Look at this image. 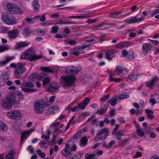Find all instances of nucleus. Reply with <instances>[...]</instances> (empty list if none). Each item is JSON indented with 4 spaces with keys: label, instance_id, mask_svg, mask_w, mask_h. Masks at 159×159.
Listing matches in <instances>:
<instances>
[{
    "label": "nucleus",
    "instance_id": "obj_46",
    "mask_svg": "<svg viewBox=\"0 0 159 159\" xmlns=\"http://www.w3.org/2000/svg\"><path fill=\"white\" fill-rule=\"evenodd\" d=\"M53 23L52 22L47 21L45 22L42 23L40 24V25L43 26H46L49 25H52Z\"/></svg>",
    "mask_w": 159,
    "mask_h": 159
},
{
    "label": "nucleus",
    "instance_id": "obj_7",
    "mask_svg": "<svg viewBox=\"0 0 159 159\" xmlns=\"http://www.w3.org/2000/svg\"><path fill=\"white\" fill-rule=\"evenodd\" d=\"M25 71V69L23 64L20 63H17V68L14 71L15 76L17 79L20 78L22 74Z\"/></svg>",
    "mask_w": 159,
    "mask_h": 159
},
{
    "label": "nucleus",
    "instance_id": "obj_60",
    "mask_svg": "<svg viewBox=\"0 0 159 159\" xmlns=\"http://www.w3.org/2000/svg\"><path fill=\"white\" fill-rule=\"evenodd\" d=\"M27 150L29 151L30 153H33L34 151V149L33 148L32 146L31 145L29 146L27 148Z\"/></svg>",
    "mask_w": 159,
    "mask_h": 159
},
{
    "label": "nucleus",
    "instance_id": "obj_42",
    "mask_svg": "<svg viewBox=\"0 0 159 159\" xmlns=\"http://www.w3.org/2000/svg\"><path fill=\"white\" fill-rule=\"evenodd\" d=\"M107 111V109L101 108L99 110H97L96 113L99 115H102L104 114Z\"/></svg>",
    "mask_w": 159,
    "mask_h": 159
},
{
    "label": "nucleus",
    "instance_id": "obj_24",
    "mask_svg": "<svg viewBox=\"0 0 159 159\" xmlns=\"http://www.w3.org/2000/svg\"><path fill=\"white\" fill-rule=\"evenodd\" d=\"M29 44V43L22 42L17 43L16 47L17 49H19L28 46Z\"/></svg>",
    "mask_w": 159,
    "mask_h": 159
},
{
    "label": "nucleus",
    "instance_id": "obj_30",
    "mask_svg": "<svg viewBox=\"0 0 159 159\" xmlns=\"http://www.w3.org/2000/svg\"><path fill=\"white\" fill-rule=\"evenodd\" d=\"M129 96L128 94L127 93H124L120 94L119 96L117 97L118 99L120 101L123 99H126L129 97Z\"/></svg>",
    "mask_w": 159,
    "mask_h": 159
},
{
    "label": "nucleus",
    "instance_id": "obj_1",
    "mask_svg": "<svg viewBox=\"0 0 159 159\" xmlns=\"http://www.w3.org/2000/svg\"><path fill=\"white\" fill-rule=\"evenodd\" d=\"M21 57L22 59L34 61L42 58V56L35 54L33 50L29 49L21 54Z\"/></svg>",
    "mask_w": 159,
    "mask_h": 159
},
{
    "label": "nucleus",
    "instance_id": "obj_15",
    "mask_svg": "<svg viewBox=\"0 0 159 159\" xmlns=\"http://www.w3.org/2000/svg\"><path fill=\"white\" fill-rule=\"evenodd\" d=\"M19 32L17 29L12 30L9 31L7 33L8 37L10 39H14L17 37L18 35L19 34Z\"/></svg>",
    "mask_w": 159,
    "mask_h": 159
},
{
    "label": "nucleus",
    "instance_id": "obj_57",
    "mask_svg": "<svg viewBox=\"0 0 159 159\" xmlns=\"http://www.w3.org/2000/svg\"><path fill=\"white\" fill-rule=\"evenodd\" d=\"M110 95L109 94L106 95L100 99V101L102 102H104L105 100L108 99Z\"/></svg>",
    "mask_w": 159,
    "mask_h": 159
},
{
    "label": "nucleus",
    "instance_id": "obj_40",
    "mask_svg": "<svg viewBox=\"0 0 159 159\" xmlns=\"http://www.w3.org/2000/svg\"><path fill=\"white\" fill-rule=\"evenodd\" d=\"M41 69L43 71L48 72H52L53 71L52 69L49 67H41Z\"/></svg>",
    "mask_w": 159,
    "mask_h": 159
},
{
    "label": "nucleus",
    "instance_id": "obj_58",
    "mask_svg": "<svg viewBox=\"0 0 159 159\" xmlns=\"http://www.w3.org/2000/svg\"><path fill=\"white\" fill-rule=\"evenodd\" d=\"M142 156V153L140 152H137L136 154L133 157L134 158H137L138 157H141Z\"/></svg>",
    "mask_w": 159,
    "mask_h": 159
},
{
    "label": "nucleus",
    "instance_id": "obj_64",
    "mask_svg": "<svg viewBox=\"0 0 159 159\" xmlns=\"http://www.w3.org/2000/svg\"><path fill=\"white\" fill-rule=\"evenodd\" d=\"M152 16H154L155 14L159 13V9H155L152 11Z\"/></svg>",
    "mask_w": 159,
    "mask_h": 159
},
{
    "label": "nucleus",
    "instance_id": "obj_50",
    "mask_svg": "<svg viewBox=\"0 0 159 159\" xmlns=\"http://www.w3.org/2000/svg\"><path fill=\"white\" fill-rule=\"evenodd\" d=\"M115 143L116 141L115 140H111L108 143V149H111L112 146L115 144Z\"/></svg>",
    "mask_w": 159,
    "mask_h": 159
},
{
    "label": "nucleus",
    "instance_id": "obj_4",
    "mask_svg": "<svg viewBox=\"0 0 159 159\" xmlns=\"http://www.w3.org/2000/svg\"><path fill=\"white\" fill-rule=\"evenodd\" d=\"M109 130L107 128H104L98 131L97 135L95 138V141L98 140V139L103 141L106 140L109 135Z\"/></svg>",
    "mask_w": 159,
    "mask_h": 159
},
{
    "label": "nucleus",
    "instance_id": "obj_31",
    "mask_svg": "<svg viewBox=\"0 0 159 159\" xmlns=\"http://www.w3.org/2000/svg\"><path fill=\"white\" fill-rule=\"evenodd\" d=\"M145 112L147 114V116L148 119H152L154 118V115H152L153 112L149 109L146 110Z\"/></svg>",
    "mask_w": 159,
    "mask_h": 159
},
{
    "label": "nucleus",
    "instance_id": "obj_25",
    "mask_svg": "<svg viewBox=\"0 0 159 159\" xmlns=\"http://www.w3.org/2000/svg\"><path fill=\"white\" fill-rule=\"evenodd\" d=\"M33 31V30H31L28 27H25L23 30V34L25 36L28 37L32 33Z\"/></svg>",
    "mask_w": 159,
    "mask_h": 159
},
{
    "label": "nucleus",
    "instance_id": "obj_29",
    "mask_svg": "<svg viewBox=\"0 0 159 159\" xmlns=\"http://www.w3.org/2000/svg\"><path fill=\"white\" fill-rule=\"evenodd\" d=\"M11 13L21 14L23 13V12L19 7L15 5Z\"/></svg>",
    "mask_w": 159,
    "mask_h": 159
},
{
    "label": "nucleus",
    "instance_id": "obj_32",
    "mask_svg": "<svg viewBox=\"0 0 159 159\" xmlns=\"http://www.w3.org/2000/svg\"><path fill=\"white\" fill-rule=\"evenodd\" d=\"M106 58L109 61H111L113 58V56L109 50L105 52Z\"/></svg>",
    "mask_w": 159,
    "mask_h": 159
},
{
    "label": "nucleus",
    "instance_id": "obj_41",
    "mask_svg": "<svg viewBox=\"0 0 159 159\" xmlns=\"http://www.w3.org/2000/svg\"><path fill=\"white\" fill-rule=\"evenodd\" d=\"M123 71L122 69L120 67L117 66L114 72V75H119Z\"/></svg>",
    "mask_w": 159,
    "mask_h": 159
},
{
    "label": "nucleus",
    "instance_id": "obj_22",
    "mask_svg": "<svg viewBox=\"0 0 159 159\" xmlns=\"http://www.w3.org/2000/svg\"><path fill=\"white\" fill-rule=\"evenodd\" d=\"M107 25L105 23H103L99 25L96 26H94L93 28V30H104L107 29L108 27L106 26Z\"/></svg>",
    "mask_w": 159,
    "mask_h": 159
},
{
    "label": "nucleus",
    "instance_id": "obj_48",
    "mask_svg": "<svg viewBox=\"0 0 159 159\" xmlns=\"http://www.w3.org/2000/svg\"><path fill=\"white\" fill-rule=\"evenodd\" d=\"M95 156V154H86L85 155V159H92Z\"/></svg>",
    "mask_w": 159,
    "mask_h": 159
},
{
    "label": "nucleus",
    "instance_id": "obj_21",
    "mask_svg": "<svg viewBox=\"0 0 159 159\" xmlns=\"http://www.w3.org/2000/svg\"><path fill=\"white\" fill-rule=\"evenodd\" d=\"M139 75L136 71H134L128 77V80L131 81H135Z\"/></svg>",
    "mask_w": 159,
    "mask_h": 159
},
{
    "label": "nucleus",
    "instance_id": "obj_37",
    "mask_svg": "<svg viewBox=\"0 0 159 159\" xmlns=\"http://www.w3.org/2000/svg\"><path fill=\"white\" fill-rule=\"evenodd\" d=\"M114 75V73L112 74L111 73L109 75V77L110 78L109 80L111 81H116L117 82L119 80H120L119 79H116L113 78V76L114 75Z\"/></svg>",
    "mask_w": 159,
    "mask_h": 159
},
{
    "label": "nucleus",
    "instance_id": "obj_13",
    "mask_svg": "<svg viewBox=\"0 0 159 159\" xmlns=\"http://www.w3.org/2000/svg\"><path fill=\"white\" fill-rule=\"evenodd\" d=\"M144 18L141 17L138 18L137 16H134L129 18H128L125 20V22L128 24L135 23L140 22L142 21Z\"/></svg>",
    "mask_w": 159,
    "mask_h": 159
},
{
    "label": "nucleus",
    "instance_id": "obj_18",
    "mask_svg": "<svg viewBox=\"0 0 159 159\" xmlns=\"http://www.w3.org/2000/svg\"><path fill=\"white\" fill-rule=\"evenodd\" d=\"M158 80V78L157 77H155L153 78L151 80L146 82V85L148 87L152 89L155 84V82L157 81Z\"/></svg>",
    "mask_w": 159,
    "mask_h": 159
},
{
    "label": "nucleus",
    "instance_id": "obj_61",
    "mask_svg": "<svg viewBox=\"0 0 159 159\" xmlns=\"http://www.w3.org/2000/svg\"><path fill=\"white\" fill-rule=\"evenodd\" d=\"M70 53L75 56H78L80 54L79 53L76 49L74 51H71L70 52Z\"/></svg>",
    "mask_w": 159,
    "mask_h": 159
},
{
    "label": "nucleus",
    "instance_id": "obj_43",
    "mask_svg": "<svg viewBox=\"0 0 159 159\" xmlns=\"http://www.w3.org/2000/svg\"><path fill=\"white\" fill-rule=\"evenodd\" d=\"M73 71V69L72 68L71 66L69 68H66L65 71L66 73L69 75L74 74Z\"/></svg>",
    "mask_w": 159,
    "mask_h": 159
},
{
    "label": "nucleus",
    "instance_id": "obj_39",
    "mask_svg": "<svg viewBox=\"0 0 159 159\" xmlns=\"http://www.w3.org/2000/svg\"><path fill=\"white\" fill-rule=\"evenodd\" d=\"M95 43V41L93 39H91L89 40H88L86 41V45L87 47L89 46L92 45L94 44Z\"/></svg>",
    "mask_w": 159,
    "mask_h": 159
},
{
    "label": "nucleus",
    "instance_id": "obj_17",
    "mask_svg": "<svg viewBox=\"0 0 159 159\" xmlns=\"http://www.w3.org/2000/svg\"><path fill=\"white\" fill-rule=\"evenodd\" d=\"M34 129H31L29 130L25 131L23 132L22 134L21 141V142L23 141L30 134L34 131Z\"/></svg>",
    "mask_w": 159,
    "mask_h": 159
},
{
    "label": "nucleus",
    "instance_id": "obj_20",
    "mask_svg": "<svg viewBox=\"0 0 159 159\" xmlns=\"http://www.w3.org/2000/svg\"><path fill=\"white\" fill-rule=\"evenodd\" d=\"M151 45L150 44L143 43V53L146 54L148 53L149 51L151 50Z\"/></svg>",
    "mask_w": 159,
    "mask_h": 159
},
{
    "label": "nucleus",
    "instance_id": "obj_49",
    "mask_svg": "<svg viewBox=\"0 0 159 159\" xmlns=\"http://www.w3.org/2000/svg\"><path fill=\"white\" fill-rule=\"evenodd\" d=\"M59 27L57 26H53L52 27L51 33H56L59 30Z\"/></svg>",
    "mask_w": 159,
    "mask_h": 159
},
{
    "label": "nucleus",
    "instance_id": "obj_6",
    "mask_svg": "<svg viewBox=\"0 0 159 159\" xmlns=\"http://www.w3.org/2000/svg\"><path fill=\"white\" fill-rule=\"evenodd\" d=\"M7 115L10 119L17 120L22 117V114L18 110H11L7 112Z\"/></svg>",
    "mask_w": 159,
    "mask_h": 159
},
{
    "label": "nucleus",
    "instance_id": "obj_19",
    "mask_svg": "<svg viewBox=\"0 0 159 159\" xmlns=\"http://www.w3.org/2000/svg\"><path fill=\"white\" fill-rule=\"evenodd\" d=\"M14 94L15 96L16 102L24 98L23 93L20 91H15Z\"/></svg>",
    "mask_w": 159,
    "mask_h": 159
},
{
    "label": "nucleus",
    "instance_id": "obj_47",
    "mask_svg": "<svg viewBox=\"0 0 159 159\" xmlns=\"http://www.w3.org/2000/svg\"><path fill=\"white\" fill-rule=\"evenodd\" d=\"M38 154L42 158H44L46 154L45 153L43 152L40 149H38L37 150Z\"/></svg>",
    "mask_w": 159,
    "mask_h": 159
},
{
    "label": "nucleus",
    "instance_id": "obj_16",
    "mask_svg": "<svg viewBox=\"0 0 159 159\" xmlns=\"http://www.w3.org/2000/svg\"><path fill=\"white\" fill-rule=\"evenodd\" d=\"M14 92L13 93H9L7 95V100L12 104L16 102Z\"/></svg>",
    "mask_w": 159,
    "mask_h": 159
},
{
    "label": "nucleus",
    "instance_id": "obj_10",
    "mask_svg": "<svg viewBox=\"0 0 159 159\" xmlns=\"http://www.w3.org/2000/svg\"><path fill=\"white\" fill-rule=\"evenodd\" d=\"M2 21L9 25L15 24L17 23L16 20L15 18H9L5 16H2Z\"/></svg>",
    "mask_w": 159,
    "mask_h": 159
},
{
    "label": "nucleus",
    "instance_id": "obj_26",
    "mask_svg": "<svg viewBox=\"0 0 159 159\" xmlns=\"http://www.w3.org/2000/svg\"><path fill=\"white\" fill-rule=\"evenodd\" d=\"M88 141V140L87 137H83L80 140V146L82 147L85 146L87 144Z\"/></svg>",
    "mask_w": 159,
    "mask_h": 159
},
{
    "label": "nucleus",
    "instance_id": "obj_28",
    "mask_svg": "<svg viewBox=\"0 0 159 159\" xmlns=\"http://www.w3.org/2000/svg\"><path fill=\"white\" fill-rule=\"evenodd\" d=\"M32 4L34 11L36 12L39 11L40 5L39 4L38 1H34Z\"/></svg>",
    "mask_w": 159,
    "mask_h": 159
},
{
    "label": "nucleus",
    "instance_id": "obj_5",
    "mask_svg": "<svg viewBox=\"0 0 159 159\" xmlns=\"http://www.w3.org/2000/svg\"><path fill=\"white\" fill-rule=\"evenodd\" d=\"M21 90L27 93H30L36 91L35 89L32 88L34 87V84L31 82H25L21 85Z\"/></svg>",
    "mask_w": 159,
    "mask_h": 159
},
{
    "label": "nucleus",
    "instance_id": "obj_51",
    "mask_svg": "<svg viewBox=\"0 0 159 159\" xmlns=\"http://www.w3.org/2000/svg\"><path fill=\"white\" fill-rule=\"evenodd\" d=\"M26 21L30 24H32L35 22L34 18H27L26 19Z\"/></svg>",
    "mask_w": 159,
    "mask_h": 159
},
{
    "label": "nucleus",
    "instance_id": "obj_38",
    "mask_svg": "<svg viewBox=\"0 0 159 159\" xmlns=\"http://www.w3.org/2000/svg\"><path fill=\"white\" fill-rule=\"evenodd\" d=\"M15 4L12 3H8L7 5V7L8 10L11 13L15 6Z\"/></svg>",
    "mask_w": 159,
    "mask_h": 159
},
{
    "label": "nucleus",
    "instance_id": "obj_23",
    "mask_svg": "<svg viewBox=\"0 0 159 159\" xmlns=\"http://www.w3.org/2000/svg\"><path fill=\"white\" fill-rule=\"evenodd\" d=\"M1 105L2 107L7 109H10L12 107V104L7 100L2 102Z\"/></svg>",
    "mask_w": 159,
    "mask_h": 159
},
{
    "label": "nucleus",
    "instance_id": "obj_11",
    "mask_svg": "<svg viewBox=\"0 0 159 159\" xmlns=\"http://www.w3.org/2000/svg\"><path fill=\"white\" fill-rule=\"evenodd\" d=\"M71 149L70 144H68L66 145L65 148L61 152V154L66 157H68L71 156Z\"/></svg>",
    "mask_w": 159,
    "mask_h": 159
},
{
    "label": "nucleus",
    "instance_id": "obj_27",
    "mask_svg": "<svg viewBox=\"0 0 159 159\" xmlns=\"http://www.w3.org/2000/svg\"><path fill=\"white\" fill-rule=\"evenodd\" d=\"M8 127L7 125L2 121L0 120V131L6 132L7 130Z\"/></svg>",
    "mask_w": 159,
    "mask_h": 159
},
{
    "label": "nucleus",
    "instance_id": "obj_3",
    "mask_svg": "<svg viewBox=\"0 0 159 159\" xmlns=\"http://www.w3.org/2000/svg\"><path fill=\"white\" fill-rule=\"evenodd\" d=\"M76 77L75 76H63L61 77L60 82L64 87H68L74 84L75 82Z\"/></svg>",
    "mask_w": 159,
    "mask_h": 159
},
{
    "label": "nucleus",
    "instance_id": "obj_8",
    "mask_svg": "<svg viewBox=\"0 0 159 159\" xmlns=\"http://www.w3.org/2000/svg\"><path fill=\"white\" fill-rule=\"evenodd\" d=\"M14 58V57L12 56L7 55L5 56L2 59L0 58V66L2 67L6 65L8 62Z\"/></svg>",
    "mask_w": 159,
    "mask_h": 159
},
{
    "label": "nucleus",
    "instance_id": "obj_45",
    "mask_svg": "<svg viewBox=\"0 0 159 159\" xmlns=\"http://www.w3.org/2000/svg\"><path fill=\"white\" fill-rule=\"evenodd\" d=\"M137 132L138 135L141 137H143L144 135V131L140 129H138L137 130Z\"/></svg>",
    "mask_w": 159,
    "mask_h": 159
},
{
    "label": "nucleus",
    "instance_id": "obj_35",
    "mask_svg": "<svg viewBox=\"0 0 159 159\" xmlns=\"http://www.w3.org/2000/svg\"><path fill=\"white\" fill-rule=\"evenodd\" d=\"M119 99H118L117 97L113 98L110 99L108 102L109 103H110L111 106H114L116 104L117 101Z\"/></svg>",
    "mask_w": 159,
    "mask_h": 159
},
{
    "label": "nucleus",
    "instance_id": "obj_12",
    "mask_svg": "<svg viewBox=\"0 0 159 159\" xmlns=\"http://www.w3.org/2000/svg\"><path fill=\"white\" fill-rule=\"evenodd\" d=\"M46 74L45 72H43L40 74L39 75L36 73H33L29 77V79L32 81H35V79L38 80H42L44 76H45Z\"/></svg>",
    "mask_w": 159,
    "mask_h": 159
},
{
    "label": "nucleus",
    "instance_id": "obj_44",
    "mask_svg": "<svg viewBox=\"0 0 159 159\" xmlns=\"http://www.w3.org/2000/svg\"><path fill=\"white\" fill-rule=\"evenodd\" d=\"M51 79L49 77L44 78L43 80V85L45 86L50 81Z\"/></svg>",
    "mask_w": 159,
    "mask_h": 159
},
{
    "label": "nucleus",
    "instance_id": "obj_53",
    "mask_svg": "<svg viewBox=\"0 0 159 159\" xmlns=\"http://www.w3.org/2000/svg\"><path fill=\"white\" fill-rule=\"evenodd\" d=\"M8 49V48L7 46H0V53L5 51Z\"/></svg>",
    "mask_w": 159,
    "mask_h": 159
},
{
    "label": "nucleus",
    "instance_id": "obj_14",
    "mask_svg": "<svg viewBox=\"0 0 159 159\" xmlns=\"http://www.w3.org/2000/svg\"><path fill=\"white\" fill-rule=\"evenodd\" d=\"M58 87L56 84H52L49 86L46 87V89L48 92L51 93H57L58 91Z\"/></svg>",
    "mask_w": 159,
    "mask_h": 159
},
{
    "label": "nucleus",
    "instance_id": "obj_62",
    "mask_svg": "<svg viewBox=\"0 0 159 159\" xmlns=\"http://www.w3.org/2000/svg\"><path fill=\"white\" fill-rule=\"evenodd\" d=\"M87 115V113L85 112H84L81 113V114L79 116V118L80 119L83 118L85 119V117Z\"/></svg>",
    "mask_w": 159,
    "mask_h": 159
},
{
    "label": "nucleus",
    "instance_id": "obj_34",
    "mask_svg": "<svg viewBox=\"0 0 159 159\" xmlns=\"http://www.w3.org/2000/svg\"><path fill=\"white\" fill-rule=\"evenodd\" d=\"M15 152L13 151H10L8 154L6 155L5 159H13Z\"/></svg>",
    "mask_w": 159,
    "mask_h": 159
},
{
    "label": "nucleus",
    "instance_id": "obj_9",
    "mask_svg": "<svg viewBox=\"0 0 159 159\" xmlns=\"http://www.w3.org/2000/svg\"><path fill=\"white\" fill-rule=\"evenodd\" d=\"M9 78V76L6 72H4L0 75V88L5 84L6 81Z\"/></svg>",
    "mask_w": 159,
    "mask_h": 159
},
{
    "label": "nucleus",
    "instance_id": "obj_36",
    "mask_svg": "<svg viewBox=\"0 0 159 159\" xmlns=\"http://www.w3.org/2000/svg\"><path fill=\"white\" fill-rule=\"evenodd\" d=\"M71 67L72 68H73L74 74L78 73L81 70V68L80 66L74 67L72 66H71Z\"/></svg>",
    "mask_w": 159,
    "mask_h": 159
},
{
    "label": "nucleus",
    "instance_id": "obj_33",
    "mask_svg": "<svg viewBox=\"0 0 159 159\" xmlns=\"http://www.w3.org/2000/svg\"><path fill=\"white\" fill-rule=\"evenodd\" d=\"M87 47V45H83L79 46L77 48V50L78 51L79 54H83L84 53L83 50Z\"/></svg>",
    "mask_w": 159,
    "mask_h": 159
},
{
    "label": "nucleus",
    "instance_id": "obj_59",
    "mask_svg": "<svg viewBox=\"0 0 159 159\" xmlns=\"http://www.w3.org/2000/svg\"><path fill=\"white\" fill-rule=\"evenodd\" d=\"M119 122L122 124H125V120H124V118L123 117H121L118 119Z\"/></svg>",
    "mask_w": 159,
    "mask_h": 159
},
{
    "label": "nucleus",
    "instance_id": "obj_55",
    "mask_svg": "<svg viewBox=\"0 0 159 159\" xmlns=\"http://www.w3.org/2000/svg\"><path fill=\"white\" fill-rule=\"evenodd\" d=\"M97 20V19H89L87 21V22L89 24L94 23Z\"/></svg>",
    "mask_w": 159,
    "mask_h": 159
},
{
    "label": "nucleus",
    "instance_id": "obj_56",
    "mask_svg": "<svg viewBox=\"0 0 159 159\" xmlns=\"http://www.w3.org/2000/svg\"><path fill=\"white\" fill-rule=\"evenodd\" d=\"M109 115L111 117L114 116L116 115V110L114 109H112L110 111Z\"/></svg>",
    "mask_w": 159,
    "mask_h": 159
},
{
    "label": "nucleus",
    "instance_id": "obj_52",
    "mask_svg": "<svg viewBox=\"0 0 159 159\" xmlns=\"http://www.w3.org/2000/svg\"><path fill=\"white\" fill-rule=\"evenodd\" d=\"M79 109H84L87 106L83 102L79 104L78 106Z\"/></svg>",
    "mask_w": 159,
    "mask_h": 159
},
{
    "label": "nucleus",
    "instance_id": "obj_2",
    "mask_svg": "<svg viewBox=\"0 0 159 159\" xmlns=\"http://www.w3.org/2000/svg\"><path fill=\"white\" fill-rule=\"evenodd\" d=\"M46 104L43 99L37 100L34 104V109L35 112L38 114H43L44 111Z\"/></svg>",
    "mask_w": 159,
    "mask_h": 159
},
{
    "label": "nucleus",
    "instance_id": "obj_54",
    "mask_svg": "<svg viewBox=\"0 0 159 159\" xmlns=\"http://www.w3.org/2000/svg\"><path fill=\"white\" fill-rule=\"evenodd\" d=\"M90 100L88 97H86L83 100V102L87 106V104L90 102Z\"/></svg>",
    "mask_w": 159,
    "mask_h": 159
},
{
    "label": "nucleus",
    "instance_id": "obj_63",
    "mask_svg": "<svg viewBox=\"0 0 159 159\" xmlns=\"http://www.w3.org/2000/svg\"><path fill=\"white\" fill-rule=\"evenodd\" d=\"M77 42L74 40H71L67 42V43L71 45H74L76 44Z\"/></svg>",
    "mask_w": 159,
    "mask_h": 159
}]
</instances>
